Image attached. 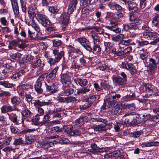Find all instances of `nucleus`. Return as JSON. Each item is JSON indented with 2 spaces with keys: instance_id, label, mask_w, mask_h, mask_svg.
<instances>
[{
  "instance_id": "obj_57",
  "label": "nucleus",
  "mask_w": 159,
  "mask_h": 159,
  "mask_svg": "<svg viewBox=\"0 0 159 159\" xmlns=\"http://www.w3.org/2000/svg\"><path fill=\"white\" fill-rule=\"evenodd\" d=\"M152 91V93L149 94L150 96L155 97L159 95V91L156 88H155Z\"/></svg>"
},
{
  "instance_id": "obj_21",
  "label": "nucleus",
  "mask_w": 159,
  "mask_h": 159,
  "mask_svg": "<svg viewBox=\"0 0 159 159\" xmlns=\"http://www.w3.org/2000/svg\"><path fill=\"white\" fill-rule=\"evenodd\" d=\"M88 120V117L86 116H82L76 120L75 123L77 126H80L83 125L85 122Z\"/></svg>"
},
{
  "instance_id": "obj_5",
  "label": "nucleus",
  "mask_w": 159,
  "mask_h": 159,
  "mask_svg": "<svg viewBox=\"0 0 159 159\" xmlns=\"http://www.w3.org/2000/svg\"><path fill=\"white\" fill-rule=\"evenodd\" d=\"M37 19L43 26H46L50 24L48 17L45 15L39 14L37 15Z\"/></svg>"
},
{
  "instance_id": "obj_16",
  "label": "nucleus",
  "mask_w": 159,
  "mask_h": 159,
  "mask_svg": "<svg viewBox=\"0 0 159 159\" xmlns=\"http://www.w3.org/2000/svg\"><path fill=\"white\" fill-rule=\"evenodd\" d=\"M25 73L26 72L24 70L21 69L14 74L11 77V79L14 80H18L21 76L25 75Z\"/></svg>"
},
{
  "instance_id": "obj_53",
  "label": "nucleus",
  "mask_w": 159,
  "mask_h": 159,
  "mask_svg": "<svg viewBox=\"0 0 159 159\" xmlns=\"http://www.w3.org/2000/svg\"><path fill=\"white\" fill-rule=\"evenodd\" d=\"M146 90L147 92L152 91L155 88L154 86L152 85L149 84H147L144 85Z\"/></svg>"
},
{
  "instance_id": "obj_28",
  "label": "nucleus",
  "mask_w": 159,
  "mask_h": 159,
  "mask_svg": "<svg viewBox=\"0 0 159 159\" xmlns=\"http://www.w3.org/2000/svg\"><path fill=\"white\" fill-rule=\"evenodd\" d=\"M145 21L146 22L145 20H139L138 22H136L135 23L134 22L129 24L131 30L135 29L138 27L139 25L141 24H142L143 23H144Z\"/></svg>"
},
{
  "instance_id": "obj_52",
  "label": "nucleus",
  "mask_w": 159,
  "mask_h": 159,
  "mask_svg": "<svg viewBox=\"0 0 159 159\" xmlns=\"http://www.w3.org/2000/svg\"><path fill=\"white\" fill-rule=\"evenodd\" d=\"M98 69L100 70L103 71L105 70H107L109 69V66L106 64H104L99 66Z\"/></svg>"
},
{
  "instance_id": "obj_10",
  "label": "nucleus",
  "mask_w": 159,
  "mask_h": 159,
  "mask_svg": "<svg viewBox=\"0 0 159 159\" xmlns=\"http://www.w3.org/2000/svg\"><path fill=\"white\" fill-rule=\"evenodd\" d=\"M7 114L9 116V119L16 125H19L20 124H24V119H22L21 121L17 120V116L16 114L12 113L10 115L9 113H7Z\"/></svg>"
},
{
  "instance_id": "obj_4",
  "label": "nucleus",
  "mask_w": 159,
  "mask_h": 159,
  "mask_svg": "<svg viewBox=\"0 0 159 159\" xmlns=\"http://www.w3.org/2000/svg\"><path fill=\"white\" fill-rule=\"evenodd\" d=\"M71 14L68 11L67 12H65L61 15L60 21L63 28H65L68 24L70 20V15Z\"/></svg>"
},
{
  "instance_id": "obj_3",
  "label": "nucleus",
  "mask_w": 159,
  "mask_h": 159,
  "mask_svg": "<svg viewBox=\"0 0 159 159\" xmlns=\"http://www.w3.org/2000/svg\"><path fill=\"white\" fill-rule=\"evenodd\" d=\"M144 23L145 25L142 26V30L143 32V37L148 40L152 39L154 33L150 32V29L148 25V22L146 20Z\"/></svg>"
},
{
  "instance_id": "obj_37",
  "label": "nucleus",
  "mask_w": 159,
  "mask_h": 159,
  "mask_svg": "<svg viewBox=\"0 0 159 159\" xmlns=\"http://www.w3.org/2000/svg\"><path fill=\"white\" fill-rule=\"evenodd\" d=\"M100 98V96L98 95H94L90 96L88 99L92 103L97 101Z\"/></svg>"
},
{
  "instance_id": "obj_31",
  "label": "nucleus",
  "mask_w": 159,
  "mask_h": 159,
  "mask_svg": "<svg viewBox=\"0 0 159 159\" xmlns=\"http://www.w3.org/2000/svg\"><path fill=\"white\" fill-rule=\"evenodd\" d=\"M11 102L13 104L15 105H18L20 102L21 101L20 98L14 96L11 98Z\"/></svg>"
},
{
  "instance_id": "obj_47",
  "label": "nucleus",
  "mask_w": 159,
  "mask_h": 159,
  "mask_svg": "<svg viewBox=\"0 0 159 159\" xmlns=\"http://www.w3.org/2000/svg\"><path fill=\"white\" fill-rule=\"evenodd\" d=\"M159 21V15L155 16L152 21V25L153 26L157 27L158 25Z\"/></svg>"
},
{
  "instance_id": "obj_7",
  "label": "nucleus",
  "mask_w": 159,
  "mask_h": 159,
  "mask_svg": "<svg viewBox=\"0 0 159 159\" xmlns=\"http://www.w3.org/2000/svg\"><path fill=\"white\" fill-rule=\"evenodd\" d=\"M149 61L147 71L149 74H152L154 73L157 69V64L155 60L152 58L150 59Z\"/></svg>"
},
{
  "instance_id": "obj_1",
  "label": "nucleus",
  "mask_w": 159,
  "mask_h": 159,
  "mask_svg": "<svg viewBox=\"0 0 159 159\" xmlns=\"http://www.w3.org/2000/svg\"><path fill=\"white\" fill-rule=\"evenodd\" d=\"M59 137L58 135H55L46 137L45 140L41 144V147L43 148H48L52 147L54 144H57V142L56 140L51 141V139H54Z\"/></svg>"
},
{
  "instance_id": "obj_56",
  "label": "nucleus",
  "mask_w": 159,
  "mask_h": 159,
  "mask_svg": "<svg viewBox=\"0 0 159 159\" xmlns=\"http://www.w3.org/2000/svg\"><path fill=\"white\" fill-rule=\"evenodd\" d=\"M10 140L8 139H5L4 141L2 142H0V149L2 148V146H4L5 145H9L10 144Z\"/></svg>"
},
{
  "instance_id": "obj_29",
  "label": "nucleus",
  "mask_w": 159,
  "mask_h": 159,
  "mask_svg": "<svg viewBox=\"0 0 159 159\" xmlns=\"http://www.w3.org/2000/svg\"><path fill=\"white\" fill-rule=\"evenodd\" d=\"M80 58V63L78 64L76 63L75 65V66L76 68H80L83 67L85 64L86 61L82 57Z\"/></svg>"
},
{
  "instance_id": "obj_48",
  "label": "nucleus",
  "mask_w": 159,
  "mask_h": 159,
  "mask_svg": "<svg viewBox=\"0 0 159 159\" xmlns=\"http://www.w3.org/2000/svg\"><path fill=\"white\" fill-rule=\"evenodd\" d=\"M124 106L125 110L126 108H128L130 110L133 111L135 108V106L134 103H132L128 104H124Z\"/></svg>"
},
{
  "instance_id": "obj_9",
  "label": "nucleus",
  "mask_w": 159,
  "mask_h": 159,
  "mask_svg": "<svg viewBox=\"0 0 159 159\" xmlns=\"http://www.w3.org/2000/svg\"><path fill=\"white\" fill-rule=\"evenodd\" d=\"M69 50L68 52L69 55L70 57H72L74 54H75L82 57L83 56V53L79 49H75L74 48L71 46H68L67 48Z\"/></svg>"
},
{
  "instance_id": "obj_19",
  "label": "nucleus",
  "mask_w": 159,
  "mask_h": 159,
  "mask_svg": "<svg viewBox=\"0 0 159 159\" xmlns=\"http://www.w3.org/2000/svg\"><path fill=\"white\" fill-rule=\"evenodd\" d=\"M53 54L55 56V59L58 62L59 61L64 55V52L63 51L59 52L58 51L55 49L52 51Z\"/></svg>"
},
{
  "instance_id": "obj_46",
  "label": "nucleus",
  "mask_w": 159,
  "mask_h": 159,
  "mask_svg": "<svg viewBox=\"0 0 159 159\" xmlns=\"http://www.w3.org/2000/svg\"><path fill=\"white\" fill-rule=\"evenodd\" d=\"M39 119V117L37 115H36L35 117H34L31 120V121L33 123H32V124L34 125H35L40 126V122H38Z\"/></svg>"
},
{
  "instance_id": "obj_22",
  "label": "nucleus",
  "mask_w": 159,
  "mask_h": 159,
  "mask_svg": "<svg viewBox=\"0 0 159 159\" xmlns=\"http://www.w3.org/2000/svg\"><path fill=\"white\" fill-rule=\"evenodd\" d=\"M114 84L116 85H123L125 84L126 82L120 77H116L112 78Z\"/></svg>"
},
{
  "instance_id": "obj_54",
  "label": "nucleus",
  "mask_w": 159,
  "mask_h": 159,
  "mask_svg": "<svg viewBox=\"0 0 159 159\" xmlns=\"http://www.w3.org/2000/svg\"><path fill=\"white\" fill-rule=\"evenodd\" d=\"M21 54L19 53H16L10 56L12 59H14L15 60H19L21 58Z\"/></svg>"
},
{
  "instance_id": "obj_44",
  "label": "nucleus",
  "mask_w": 159,
  "mask_h": 159,
  "mask_svg": "<svg viewBox=\"0 0 159 159\" xmlns=\"http://www.w3.org/2000/svg\"><path fill=\"white\" fill-rule=\"evenodd\" d=\"M34 137L31 135H25V142L27 144H31L34 141Z\"/></svg>"
},
{
  "instance_id": "obj_64",
  "label": "nucleus",
  "mask_w": 159,
  "mask_h": 159,
  "mask_svg": "<svg viewBox=\"0 0 159 159\" xmlns=\"http://www.w3.org/2000/svg\"><path fill=\"white\" fill-rule=\"evenodd\" d=\"M153 112L154 113L157 114V115L155 117V119L158 120L159 121V108L154 109Z\"/></svg>"
},
{
  "instance_id": "obj_33",
  "label": "nucleus",
  "mask_w": 159,
  "mask_h": 159,
  "mask_svg": "<svg viewBox=\"0 0 159 159\" xmlns=\"http://www.w3.org/2000/svg\"><path fill=\"white\" fill-rule=\"evenodd\" d=\"M4 80L3 78L0 76V80ZM0 85H2L5 87L10 88L13 86V84L11 83H9L6 81H0Z\"/></svg>"
},
{
  "instance_id": "obj_38",
  "label": "nucleus",
  "mask_w": 159,
  "mask_h": 159,
  "mask_svg": "<svg viewBox=\"0 0 159 159\" xmlns=\"http://www.w3.org/2000/svg\"><path fill=\"white\" fill-rule=\"evenodd\" d=\"M134 112H131L129 113H126L125 114L124 116V117H125L126 116H129V117L127 118V119H125V122L126 124H129V123H130V120H131L132 118V116L133 115H134Z\"/></svg>"
},
{
  "instance_id": "obj_42",
  "label": "nucleus",
  "mask_w": 159,
  "mask_h": 159,
  "mask_svg": "<svg viewBox=\"0 0 159 159\" xmlns=\"http://www.w3.org/2000/svg\"><path fill=\"white\" fill-rule=\"evenodd\" d=\"M59 68L58 66L56 67L49 74V78L53 79L56 76V75Z\"/></svg>"
},
{
  "instance_id": "obj_14",
  "label": "nucleus",
  "mask_w": 159,
  "mask_h": 159,
  "mask_svg": "<svg viewBox=\"0 0 159 159\" xmlns=\"http://www.w3.org/2000/svg\"><path fill=\"white\" fill-rule=\"evenodd\" d=\"M70 77L67 74H63L61 76V81L63 86L67 87L70 83Z\"/></svg>"
},
{
  "instance_id": "obj_61",
  "label": "nucleus",
  "mask_w": 159,
  "mask_h": 159,
  "mask_svg": "<svg viewBox=\"0 0 159 159\" xmlns=\"http://www.w3.org/2000/svg\"><path fill=\"white\" fill-rule=\"evenodd\" d=\"M23 140L21 138H19L17 139H15L13 142V144L15 145H19L22 144Z\"/></svg>"
},
{
  "instance_id": "obj_50",
  "label": "nucleus",
  "mask_w": 159,
  "mask_h": 159,
  "mask_svg": "<svg viewBox=\"0 0 159 159\" xmlns=\"http://www.w3.org/2000/svg\"><path fill=\"white\" fill-rule=\"evenodd\" d=\"M88 99H85L86 102L84 103V101H83V105L82 106V108L84 110L86 109L89 108L91 106L92 103L89 102V100L88 101Z\"/></svg>"
},
{
  "instance_id": "obj_24",
  "label": "nucleus",
  "mask_w": 159,
  "mask_h": 159,
  "mask_svg": "<svg viewBox=\"0 0 159 159\" xmlns=\"http://www.w3.org/2000/svg\"><path fill=\"white\" fill-rule=\"evenodd\" d=\"M91 89V86H88L86 87H83L82 88L77 89V93L78 94H84L89 92Z\"/></svg>"
},
{
  "instance_id": "obj_58",
  "label": "nucleus",
  "mask_w": 159,
  "mask_h": 159,
  "mask_svg": "<svg viewBox=\"0 0 159 159\" xmlns=\"http://www.w3.org/2000/svg\"><path fill=\"white\" fill-rule=\"evenodd\" d=\"M142 132L141 131H137L130 133V136L133 137L137 138L139 137L141 134Z\"/></svg>"
},
{
  "instance_id": "obj_34",
  "label": "nucleus",
  "mask_w": 159,
  "mask_h": 159,
  "mask_svg": "<svg viewBox=\"0 0 159 159\" xmlns=\"http://www.w3.org/2000/svg\"><path fill=\"white\" fill-rule=\"evenodd\" d=\"M88 81L85 79H77L76 80L77 84H79L81 86H86Z\"/></svg>"
},
{
  "instance_id": "obj_25",
  "label": "nucleus",
  "mask_w": 159,
  "mask_h": 159,
  "mask_svg": "<svg viewBox=\"0 0 159 159\" xmlns=\"http://www.w3.org/2000/svg\"><path fill=\"white\" fill-rule=\"evenodd\" d=\"M108 5L109 8L112 10L118 11L122 9V7L120 6L114 2H109L108 3Z\"/></svg>"
},
{
  "instance_id": "obj_60",
  "label": "nucleus",
  "mask_w": 159,
  "mask_h": 159,
  "mask_svg": "<svg viewBox=\"0 0 159 159\" xmlns=\"http://www.w3.org/2000/svg\"><path fill=\"white\" fill-rule=\"evenodd\" d=\"M72 127L70 125H67L64 127L65 131L67 133V134H71L72 130Z\"/></svg>"
},
{
  "instance_id": "obj_41",
  "label": "nucleus",
  "mask_w": 159,
  "mask_h": 159,
  "mask_svg": "<svg viewBox=\"0 0 159 159\" xmlns=\"http://www.w3.org/2000/svg\"><path fill=\"white\" fill-rule=\"evenodd\" d=\"M49 11L52 13H57L59 11L58 7L56 6H52L48 7Z\"/></svg>"
},
{
  "instance_id": "obj_30",
  "label": "nucleus",
  "mask_w": 159,
  "mask_h": 159,
  "mask_svg": "<svg viewBox=\"0 0 159 159\" xmlns=\"http://www.w3.org/2000/svg\"><path fill=\"white\" fill-rule=\"evenodd\" d=\"M93 127L94 130L96 131H104L106 130V125L103 124L93 125Z\"/></svg>"
},
{
  "instance_id": "obj_45",
  "label": "nucleus",
  "mask_w": 159,
  "mask_h": 159,
  "mask_svg": "<svg viewBox=\"0 0 159 159\" xmlns=\"http://www.w3.org/2000/svg\"><path fill=\"white\" fill-rule=\"evenodd\" d=\"M38 12L36 7H35L34 10L31 7H30L28 9V13L29 16H31L32 15L36 14Z\"/></svg>"
},
{
  "instance_id": "obj_62",
  "label": "nucleus",
  "mask_w": 159,
  "mask_h": 159,
  "mask_svg": "<svg viewBox=\"0 0 159 159\" xmlns=\"http://www.w3.org/2000/svg\"><path fill=\"white\" fill-rule=\"evenodd\" d=\"M101 48L99 46H95L93 48V52L94 53H99L100 52Z\"/></svg>"
},
{
  "instance_id": "obj_23",
  "label": "nucleus",
  "mask_w": 159,
  "mask_h": 159,
  "mask_svg": "<svg viewBox=\"0 0 159 159\" xmlns=\"http://www.w3.org/2000/svg\"><path fill=\"white\" fill-rule=\"evenodd\" d=\"M79 43L87 50L90 51L92 49L90 47V42L89 40H78Z\"/></svg>"
},
{
  "instance_id": "obj_40",
  "label": "nucleus",
  "mask_w": 159,
  "mask_h": 159,
  "mask_svg": "<svg viewBox=\"0 0 159 159\" xmlns=\"http://www.w3.org/2000/svg\"><path fill=\"white\" fill-rule=\"evenodd\" d=\"M131 49L130 47H127L121 52H120L117 53V56H120L124 55L129 53L131 51Z\"/></svg>"
},
{
  "instance_id": "obj_6",
  "label": "nucleus",
  "mask_w": 159,
  "mask_h": 159,
  "mask_svg": "<svg viewBox=\"0 0 159 159\" xmlns=\"http://www.w3.org/2000/svg\"><path fill=\"white\" fill-rule=\"evenodd\" d=\"M44 76L43 75L40 76L34 84V88L38 94H41L43 93V89L41 88L42 81L43 80Z\"/></svg>"
},
{
  "instance_id": "obj_12",
  "label": "nucleus",
  "mask_w": 159,
  "mask_h": 159,
  "mask_svg": "<svg viewBox=\"0 0 159 159\" xmlns=\"http://www.w3.org/2000/svg\"><path fill=\"white\" fill-rule=\"evenodd\" d=\"M34 57L30 55H27L23 58L22 60L19 61L20 66H24L25 63L32 61L34 59Z\"/></svg>"
},
{
  "instance_id": "obj_35",
  "label": "nucleus",
  "mask_w": 159,
  "mask_h": 159,
  "mask_svg": "<svg viewBox=\"0 0 159 159\" xmlns=\"http://www.w3.org/2000/svg\"><path fill=\"white\" fill-rule=\"evenodd\" d=\"M73 92V90L71 88L67 89L62 91L60 93V95L61 96H68L72 94Z\"/></svg>"
},
{
  "instance_id": "obj_15",
  "label": "nucleus",
  "mask_w": 159,
  "mask_h": 159,
  "mask_svg": "<svg viewBox=\"0 0 159 159\" xmlns=\"http://www.w3.org/2000/svg\"><path fill=\"white\" fill-rule=\"evenodd\" d=\"M1 112L2 113L12 111H19V109L14 106L12 107L10 105H5L2 107L1 108Z\"/></svg>"
},
{
  "instance_id": "obj_2",
  "label": "nucleus",
  "mask_w": 159,
  "mask_h": 159,
  "mask_svg": "<svg viewBox=\"0 0 159 159\" xmlns=\"http://www.w3.org/2000/svg\"><path fill=\"white\" fill-rule=\"evenodd\" d=\"M111 111V114L115 115L119 114L124 110V104L121 102L118 103L116 101H111L110 103V105H112L116 104Z\"/></svg>"
},
{
  "instance_id": "obj_51",
  "label": "nucleus",
  "mask_w": 159,
  "mask_h": 159,
  "mask_svg": "<svg viewBox=\"0 0 159 159\" xmlns=\"http://www.w3.org/2000/svg\"><path fill=\"white\" fill-rule=\"evenodd\" d=\"M20 3L21 4L22 11L25 13L24 16H26L27 8L26 7V3L23 0H20Z\"/></svg>"
},
{
  "instance_id": "obj_11",
  "label": "nucleus",
  "mask_w": 159,
  "mask_h": 159,
  "mask_svg": "<svg viewBox=\"0 0 159 159\" xmlns=\"http://www.w3.org/2000/svg\"><path fill=\"white\" fill-rule=\"evenodd\" d=\"M111 26H106V28L108 30H112L116 33L120 32L121 30L118 28V23L117 22L111 21L110 22Z\"/></svg>"
},
{
  "instance_id": "obj_55",
  "label": "nucleus",
  "mask_w": 159,
  "mask_h": 159,
  "mask_svg": "<svg viewBox=\"0 0 159 159\" xmlns=\"http://www.w3.org/2000/svg\"><path fill=\"white\" fill-rule=\"evenodd\" d=\"M151 117V115L148 113H144L142 116V119L141 120L142 122H145L148 119H149Z\"/></svg>"
},
{
  "instance_id": "obj_39",
  "label": "nucleus",
  "mask_w": 159,
  "mask_h": 159,
  "mask_svg": "<svg viewBox=\"0 0 159 159\" xmlns=\"http://www.w3.org/2000/svg\"><path fill=\"white\" fill-rule=\"evenodd\" d=\"M57 142V143H59L62 144H65L68 143L69 142V140L66 138L62 137L59 138L58 140H56Z\"/></svg>"
},
{
  "instance_id": "obj_32",
  "label": "nucleus",
  "mask_w": 159,
  "mask_h": 159,
  "mask_svg": "<svg viewBox=\"0 0 159 159\" xmlns=\"http://www.w3.org/2000/svg\"><path fill=\"white\" fill-rule=\"evenodd\" d=\"M135 98V95L134 93L131 95H127L123 97L122 98V99L125 101H128L133 100Z\"/></svg>"
},
{
  "instance_id": "obj_18",
  "label": "nucleus",
  "mask_w": 159,
  "mask_h": 159,
  "mask_svg": "<svg viewBox=\"0 0 159 159\" xmlns=\"http://www.w3.org/2000/svg\"><path fill=\"white\" fill-rule=\"evenodd\" d=\"M159 145V142H158L149 141L140 143V146L142 148L156 146Z\"/></svg>"
},
{
  "instance_id": "obj_13",
  "label": "nucleus",
  "mask_w": 159,
  "mask_h": 159,
  "mask_svg": "<svg viewBox=\"0 0 159 159\" xmlns=\"http://www.w3.org/2000/svg\"><path fill=\"white\" fill-rule=\"evenodd\" d=\"M78 2V0H71L70 1L67 9V11L70 13H72L76 10Z\"/></svg>"
},
{
  "instance_id": "obj_59",
  "label": "nucleus",
  "mask_w": 159,
  "mask_h": 159,
  "mask_svg": "<svg viewBox=\"0 0 159 159\" xmlns=\"http://www.w3.org/2000/svg\"><path fill=\"white\" fill-rule=\"evenodd\" d=\"M92 121L95 122H100L104 123H106L107 122V120L99 117L93 118L92 119Z\"/></svg>"
},
{
  "instance_id": "obj_27",
  "label": "nucleus",
  "mask_w": 159,
  "mask_h": 159,
  "mask_svg": "<svg viewBox=\"0 0 159 159\" xmlns=\"http://www.w3.org/2000/svg\"><path fill=\"white\" fill-rule=\"evenodd\" d=\"M129 10L132 12H134L138 10L137 5L134 2L129 3L128 5Z\"/></svg>"
},
{
  "instance_id": "obj_26",
  "label": "nucleus",
  "mask_w": 159,
  "mask_h": 159,
  "mask_svg": "<svg viewBox=\"0 0 159 159\" xmlns=\"http://www.w3.org/2000/svg\"><path fill=\"white\" fill-rule=\"evenodd\" d=\"M44 64L42 62L41 60L40 59H38L34 61L32 64V68L35 69L38 67H43Z\"/></svg>"
},
{
  "instance_id": "obj_36",
  "label": "nucleus",
  "mask_w": 159,
  "mask_h": 159,
  "mask_svg": "<svg viewBox=\"0 0 159 159\" xmlns=\"http://www.w3.org/2000/svg\"><path fill=\"white\" fill-rule=\"evenodd\" d=\"M126 70H128L132 74H134L136 71L135 66L132 64L129 63Z\"/></svg>"
},
{
  "instance_id": "obj_49",
  "label": "nucleus",
  "mask_w": 159,
  "mask_h": 159,
  "mask_svg": "<svg viewBox=\"0 0 159 159\" xmlns=\"http://www.w3.org/2000/svg\"><path fill=\"white\" fill-rule=\"evenodd\" d=\"M139 53L140 54V58L142 60L145 59L148 56V53L146 51H144L143 49L140 50Z\"/></svg>"
},
{
  "instance_id": "obj_8",
  "label": "nucleus",
  "mask_w": 159,
  "mask_h": 159,
  "mask_svg": "<svg viewBox=\"0 0 159 159\" xmlns=\"http://www.w3.org/2000/svg\"><path fill=\"white\" fill-rule=\"evenodd\" d=\"M107 150V149L105 148H98L97 145L93 143L91 145V148L89 149V151L93 154H98V153L100 152H105Z\"/></svg>"
},
{
  "instance_id": "obj_17",
  "label": "nucleus",
  "mask_w": 159,
  "mask_h": 159,
  "mask_svg": "<svg viewBox=\"0 0 159 159\" xmlns=\"http://www.w3.org/2000/svg\"><path fill=\"white\" fill-rule=\"evenodd\" d=\"M22 116V119H23L24 120L26 118H30L33 115V113L28 109H25L21 112Z\"/></svg>"
},
{
  "instance_id": "obj_63",
  "label": "nucleus",
  "mask_w": 159,
  "mask_h": 159,
  "mask_svg": "<svg viewBox=\"0 0 159 159\" xmlns=\"http://www.w3.org/2000/svg\"><path fill=\"white\" fill-rule=\"evenodd\" d=\"M94 30L96 31V33L98 34H102L104 31V30L101 27L96 26H95Z\"/></svg>"
},
{
  "instance_id": "obj_43",
  "label": "nucleus",
  "mask_w": 159,
  "mask_h": 159,
  "mask_svg": "<svg viewBox=\"0 0 159 159\" xmlns=\"http://www.w3.org/2000/svg\"><path fill=\"white\" fill-rule=\"evenodd\" d=\"M50 117L48 114H46L44 116L42 121L40 122V126H42L47 123L49 120Z\"/></svg>"
},
{
  "instance_id": "obj_20",
  "label": "nucleus",
  "mask_w": 159,
  "mask_h": 159,
  "mask_svg": "<svg viewBox=\"0 0 159 159\" xmlns=\"http://www.w3.org/2000/svg\"><path fill=\"white\" fill-rule=\"evenodd\" d=\"M46 91L47 92L49 93L48 94L51 95L56 92V89L55 85L52 84H51L48 85L46 84Z\"/></svg>"
}]
</instances>
